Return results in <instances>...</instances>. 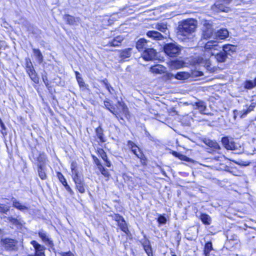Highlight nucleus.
Here are the masks:
<instances>
[{"label":"nucleus","mask_w":256,"mask_h":256,"mask_svg":"<svg viewBox=\"0 0 256 256\" xmlns=\"http://www.w3.org/2000/svg\"><path fill=\"white\" fill-rule=\"evenodd\" d=\"M166 70V68L160 64H157L150 68V71L152 73L156 74H161L164 73Z\"/></svg>","instance_id":"20"},{"label":"nucleus","mask_w":256,"mask_h":256,"mask_svg":"<svg viewBox=\"0 0 256 256\" xmlns=\"http://www.w3.org/2000/svg\"><path fill=\"white\" fill-rule=\"evenodd\" d=\"M75 74H76V80L78 79V78H81L80 76V74L78 72H75Z\"/></svg>","instance_id":"61"},{"label":"nucleus","mask_w":256,"mask_h":256,"mask_svg":"<svg viewBox=\"0 0 256 256\" xmlns=\"http://www.w3.org/2000/svg\"><path fill=\"white\" fill-rule=\"evenodd\" d=\"M114 220L118 222V225L120 230L126 234H127L128 230L124 218L120 214H116L114 216Z\"/></svg>","instance_id":"8"},{"label":"nucleus","mask_w":256,"mask_h":256,"mask_svg":"<svg viewBox=\"0 0 256 256\" xmlns=\"http://www.w3.org/2000/svg\"><path fill=\"white\" fill-rule=\"evenodd\" d=\"M212 250V243L210 242H206L204 246V254L205 256H210V252Z\"/></svg>","instance_id":"36"},{"label":"nucleus","mask_w":256,"mask_h":256,"mask_svg":"<svg viewBox=\"0 0 256 256\" xmlns=\"http://www.w3.org/2000/svg\"><path fill=\"white\" fill-rule=\"evenodd\" d=\"M104 105L108 110L113 114L115 116L116 118H118V114L116 112L112 110H114V108L111 105L108 101L105 100L104 102Z\"/></svg>","instance_id":"34"},{"label":"nucleus","mask_w":256,"mask_h":256,"mask_svg":"<svg viewBox=\"0 0 256 256\" xmlns=\"http://www.w3.org/2000/svg\"><path fill=\"white\" fill-rule=\"evenodd\" d=\"M31 244L33 246L35 250L34 255H30L28 256H45L44 250L45 248L43 246L39 244L35 240H32Z\"/></svg>","instance_id":"9"},{"label":"nucleus","mask_w":256,"mask_h":256,"mask_svg":"<svg viewBox=\"0 0 256 256\" xmlns=\"http://www.w3.org/2000/svg\"><path fill=\"white\" fill-rule=\"evenodd\" d=\"M156 28L164 33H165L168 29L166 24L164 23L157 24L156 26Z\"/></svg>","instance_id":"40"},{"label":"nucleus","mask_w":256,"mask_h":256,"mask_svg":"<svg viewBox=\"0 0 256 256\" xmlns=\"http://www.w3.org/2000/svg\"><path fill=\"white\" fill-rule=\"evenodd\" d=\"M119 104L122 107V113L124 114V116L128 118L129 116V112L128 107L124 104H121L120 102H119Z\"/></svg>","instance_id":"44"},{"label":"nucleus","mask_w":256,"mask_h":256,"mask_svg":"<svg viewBox=\"0 0 256 256\" xmlns=\"http://www.w3.org/2000/svg\"><path fill=\"white\" fill-rule=\"evenodd\" d=\"M96 133L97 137L100 140L101 142H105V140L103 136H104L103 130L102 128L100 126L98 128H96Z\"/></svg>","instance_id":"35"},{"label":"nucleus","mask_w":256,"mask_h":256,"mask_svg":"<svg viewBox=\"0 0 256 256\" xmlns=\"http://www.w3.org/2000/svg\"><path fill=\"white\" fill-rule=\"evenodd\" d=\"M38 171L40 178L42 180H45L47 178V176L46 173V166L38 167Z\"/></svg>","instance_id":"32"},{"label":"nucleus","mask_w":256,"mask_h":256,"mask_svg":"<svg viewBox=\"0 0 256 256\" xmlns=\"http://www.w3.org/2000/svg\"><path fill=\"white\" fill-rule=\"evenodd\" d=\"M2 244L4 246L5 248L8 250H14L16 248L17 241L10 239L5 238L2 240Z\"/></svg>","instance_id":"13"},{"label":"nucleus","mask_w":256,"mask_h":256,"mask_svg":"<svg viewBox=\"0 0 256 256\" xmlns=\"http://www.w3.org/2000/svg\"><path fill=\"white\" fill-rule=\"evenodd\" d=\"M8 210L9 208L8 206L4 204H0V212L6 213L8 211Z\"/></svg>","instance_id":"48"},{"label":"nucleus","mask_w":256,"mask_h":256,"mask_svg":"<svg viewBox=\"0 0 256 256\" xmlns=\"http://www.w3.org/2000/svg\"><path fill=\"white\" fill-rule=\"evenodd\" d=\"M76 80L80 87H84L85 86V83L82 77L79 78H78V79Z\"/></svg>","instance_id":"51"},{"label":"nucleus","mask_w":256,"mask_h":256,"mask_svg":"<svg viewBox=\"0 0 256 256\" xmlns=\"http://www.w3.org/2000/svg\"><path fill=\"white\" fill-rule=\"evenodd\" d=\"M75 74H76V80L78 79V78H81L80 76V74L78 72H75Z\"/></svg>","instance_id":"62"},{"label":"nucleus","mask_w":256,"mask_h":256,"mask_svg":"<svg viewBox=\"0 0 256 256\" xmlns=\"http://www.w3.org/2000/svg\"><path fill=\"white\" fill-rule=\"evenodd\" d=\"M29 69H32V70L34 69L32 64L30 60H29V61L27 60L26 63V72H28Z\"/></svg>","instance_id":"50"},{"label":"nucleus","mask_w":256,"mask_h":256,"mask_svg":"<svg viewBox=\"0 0 256 256\" xmlns=\"http://www.w3.org/2000/svg\"><path fill=\"white\" fill-rule=\"evenodd\" d=\"M176 240L177 241V242L178 243V245L180 242L181 240L180 234V232L177 231V232H176Z\"/></svg>","instance_id":"52"},{"label":"nucleus","mask_w":256,"mask_h":256,"mask_svg":"<svg viewBox=\"0 0 256 256\" xmlns=\"http://www.w3.org/2000/svg\"><path fill=\"white\" fill-rule=\"evenodd\" d=\"M216 37L218 39L224 40L229 36V32L226 28H221L215 33Z\"/></svg>","instance_id":"17"},{"label":"nucleus","mask_w":256,"mask_h":256,"mask_svg":"<svg viewBox=\"0 0 256 256\" xmlns=\"http://www.w3.org/2000/svg\"><path fill=\"white\" fill-rule=\"evenodd\" d=\"M128 146L138 158H140L141 160L144 159V154L142 152L140 148L133 142L128 140Z\"/></svg>","instance_id":"7"},{"label":"nucleus","mask_w":256,"mask_h":256,"mask_svg":"<svg viewBox=\"0 0 256 256\" xmlns=\"http://www.w3.org/2000/svg\"><path fill=\"white\" fill-rule=\"evenodd\" d=\"M202 30V38L203 39L207 40L210 38L214 34V28L207 21L204 22Z\"/></svg>","instance_id":"5"},{"label":"nucleus","mask_w":256,"mask_h":256,"mask_svg":"<svg viewBox=\"0 0 256 256\" xmlns=\"http://www.w3.org/2000/svg\"><path fill=\"white\" fill-rule=\"evenodd\" d=\"M175 78L178 80H184L186 78V74L184 72H178L175 76Z\"/></svg>","instance_id":"46"},{"label":"nucleus","mask_w":256,"mask_h":256,"mask_svg":"<svg viewBox=\"0 0 256 256\" xmlns=\"http://www.w3.org/2000/svg\"><path fill=\"white\" fill-rule=\"evenodd\" d=\"M72 176L73 180L81 178L79 174V172L76 169L72 170Z\"/></svg>","instance_id":"45"},{"label":"nucleus","mask_w":256,"mask_h":256,"mask_svg":"<svg viewBox=\"0 0 256 256\" xmlns=\"http://www.w3.org/2000/svg\"><path fill=\"white\" fill-rule=\"evenodd\" d=\"M197 26V22L194 19H188L182 22L178 25V36L180 39L186 40L192 39Z\"/></svg>","instance_id":"1"},{"label":"nucleus","mask_w":256,"mask_h":256,"mask_svg":"<svg viewBox=\"0 0 256 256\" xmlns=\"http://www.w3.org/2000/svg\"><path fill=\"white\" fill-rule=\"evenodd\" d=\"M8 220L12 224L16 226H22V220L21 218L18 216L17 218H14L12 216H9L8 218Z\"/></svg>","instance_id":"31"},{"label":"nucleus","mask_w":256,"mask_h":256,"mask_svg":"<svg viewBox=\"0 0 256 256\" xmlns=\"http://www.w3.org/2000/svg\"><path fill=\"white\" fill-rule=\"evenodd\" d=\"M165 54L171 58L177 57L181 52V48L176 43H168L163 47Z\"/></svg>","instance_id":"3"},{"label":"nucleus","mask_w":256,"mask_h":256,"mask_svg":"<svg viewBox=\"0 0 256 256\" xmlns=\"http://www.w3.org/2000/svg\"><path fill=\"white\" fill-rule=\"evenodd\" d=\"M104 161L106 162V164L107 166L110 167V162H109L108 159Z\"/></svg>","instance_id":"63"},{"label":"nucleus","mask_w":256,"mask_h":256,"mask_svg":"<svg viewBox=\"0 0 256 256\" xmlns=\"http://www.w3.org/2000/svg\"><path fill=\"white\" fill-rule=\"evenodd\" d=\"M197 63L199 64H204V66L206 67L208 70H211L210 62L209 60H204L202 58H198L196 60Z\"/></svg>","instance_id":"27"},{"label":"nucleus","mask_w":256,"mask_h":256,"mask_svg":"<svg viewBox=\"0 0 256 256\" xmlns=\"http://www.w3.org/2000/svg\"><path fill=\"white\" fill-rule=\"evenodd\" d=\"M158 53L153 48H148L142 52V56L144 60H153L158 58Z\"/></svg>","instance_id":"6"},{"label":"nucleus","mask_w":256,"mask_h":256,"mask_svg":"<svg viewBox=\"0 0 256 256\" xmlns=\"http://www.w3.org/2000/svg\"><path fill=\"white\" fill-rule=\"evenodd\" d=\"M146 35L148 37L155 40H160L164 38V36L159 32L155 30H150L147 32Z\"/></svg>","instance_id":"19"},{"label":"nucleus","mask_w":256,"mask_h":256,"mask_svg":"<svg viewBox=\"0 0 256 256\" xmlns=\"http://www.w3.org/2000/svg\"><path fill=\"white\" fill-rule=\"evenodd\" d=\"M118 118H117L122 124H124L125 123V121L122 117H120V116L118 114Z\"/></svg>","instance_id":"58"},{"label":"nucleus","mask_w":256,"mask_h":256,"mask_svg":"<svg viewBox=\"0 0 256 256\" xmlns=\"http://www.w3.org/2000/svg\"><path fill=\"white\" fill-rule=\"evenodd\" d=\"M140 242L148 256H153L150 242L146 236H144V239L142 240Z\"/></svg>","instance_id":"11"},{"label":"nucleus","mask_w":256,"mask_h":256,"mask_svg":"<svg viewBox=\"0 0 256 256\" xmlns=\"http://www.w3.org/2000/svg\"><path fill=\"white\" fill-rule=\"evenodd\" d=\"M102 82L106 87V88L108 90V92L110 94H113V92L114 91V90L113 88L111 86V85L108 83V80L106 79H104L101 81Z\"/></svg>","instance_id":"41"},{"label":"nucleus","mask_w":256,"mask_h":256,"mask_svg":"<svg viewBox=\"0 0 256 256\" xmlns=\"http://www.w3.org/2000/svg\"><path fill=\"white\" fill-rule=\"evenodd\" d=\"M94 160L96 164L98 166V168H99L100 164H101L99 160L97 158H96V157H94Z\"/></svg>","instance_id":"59"},{"label":"nucleus","mask_w":256,"mask_h":256,"mask_svg":"<svg viewBox=\"0 0 256 256\" xmlns=\"http://www.w3.org/2000/svg\"><path fill=\"white\" fill-rule=\"evenodd\" d=\"M232 0H216L214 5L212 6V10L216 12H228L230 10L228 6Z\"/></svg>","instance_id":"4"},{"label":"nucleus","mask_w":256,"mask_h":256,"mask_svg":"<svg viewBox=\"0 0 256 256\" xmlns=\"http://www.w3.org/2000/svg\"><path fill=\"white\" fill-rule=\"evenodd\" d=\"M42 80H43L45 84L46 85V86H48V80L47 77L46 76H43Z\"/></svg>","instance_id":"56"},{"label":"nucleus","mask_w":256,"mask_h":256,"mask_svg":"<svg viewBox=\"0 0 256 256\" xmlns=\"http://www.w3.org/2000/svg\"><path fill=\"white\" fill-rule=\"evenodd\" d=\"M38 154L36 159L38 162V167L46 166V156L44 152H36Z\"/></svg>","instance_id":"15"},{"label":"nucleus","mask_w":256,"mask_h":256,"mask_svg":"<svg viewBox=\"0 0 256 256\" xmlns=\"http://www.w3.org/2000/svg\"><path fill=\"white\" fill-rule=\"evenodd\" d=\"M62 256H74V254L70 252H62Z\"/></svg>","instance_id":"55"},{"label":"nucleus","mask_w":256,"mask_h":256,"mask_svg":"<svg viewBox=\"0 0 256 256\" xmlns=\"http://www.w3.org/2000/svg\"><path fill=\"white\" fill-rule=\"evenodd\" d=\"M222 142L224 147L227 150H234L236 148L237 146L234 142L232 140H230L228 136L222 138Z\"/></svg>","instance_id":"10"},{"label":"nucleus","mask_w":256,"mask_h":256,"mask_svg":"<svg viewBox=\"0 0 256 256\" xmlns=\"http://www.w3.org/2000/svg\"><path fill=\"white\" fill-rule=\"evenodd\" d=\"M204 142L210 148H212L214 150L220 148L219 144L216 141L205 138L204 140Z\"/></svg>","instance_id":"24"},{"label":"nucleus","mask_w":256,"mask_h":256,"mask_svg":"<svg viewBox=\"0 0 256 256\" xmlns=\"http://www.w3.org/2000/svg\"><path fill=\"white\" fill-rule=\"evenodd\" d=\"M98 152L104 160H106L108 159L106 153L102 149L99 150Z\"/></svg>","instance_id":"47"},{"label":"nucleus","mask_w":256,"mask_h":256,"mask_svg":"<svg viewBox=\"0 0 256 256\" xmlns=\"http://www.w3.org/2000/svg\"><path fill=\"white\" fill-rule=\"evenodd\" d=\"M0 126H1L2 128V130H6V128L2 122H0Z\"/></svg>","instance_id":"60"},{"label":"nucleus","mask_w":256,"mask_h":256,"mask_svg":"<svg viewBox=\"0 0 256 256\" xmlns=\"http://www.w3.org/2000/svg\"><path fill=\"white\" fill-rule=\"evenodd\" d=\"M147 40L144 38H140L136 43V48L138 51H142L148 48Z\"/></svg>","instance_id":"21"},{"label":"nucleus","mask_w":256,"mask_h":256,"mask_svg":"<svg viewBox=\"0 0 256 256\" xmlns=\"http://www.w3.org/2000/svg\"><path fill=\"white\" fill-rule=\"evenodd\" d=\"M254 108L252 107V106H250L247 109H244L242 111L240 112V118H244L248 113L250 112L252 110H254Z\"/></svg>","instance_id":"38"},{"label":"nucleus","mask_w":256,"mask_h":256,"mask_svg":"<svg viewBox=\"0 0 256 256\" xmlns=\"http://www.w3.org/2000/svg\"><path fill=\"white\" fill-rule=\"evenodd\" d=\"M38 236L42 240L43 242L46 244L48 245L50 248H52L54 247V244L51 239L49 238V236L46 232L44 230H40L38 232Z\"/></svg>","instance_id":"12"},{"label":"nucleus","mask_w":256,"mask_h":256,"mask_svg":"<svg viewBox=\"0 0 256 256\" xmlns=\"http://www.w3.org/2000/svg\"><path fill=\"white\" fill-rule=\"evenodd\" d=\"M196 108L198 109L201 114H206L205 110L206 109V106L204 102L202 100H198L195 103Z\"/></svg>","instance_id":"22"},{"label":"nucleus","mask_w":256,"mask_h":256,"mask_svg":"<svg viewBox=\"0 0 256 256\" xmlns=\"http://www.w3.org/2000/svg\"><path fill=\"white\" fill-rule=\"evenodd\" d=\"M30 46L32 50V52L36 58L37 60L39 62L40 64L42 63L44 60L43 56L40 52V50L38 48H34L32 44H30Z\"/></svg>","instance_id":"25"},{"label":"nucleus","mask_w":256,"mask_h":256,"mask_svg":"<svg viewBox=\"0 0 256 256\" xmlns=\"http://www.w3.org/2000/svg\"><path fill=\"white\" fill-rule=\"evenodd\" d=\"M256 86V78L254 80H246L244 83V88L250 90Z\"/></svg>","instance_id":"33"},{"label":"nucleus","mask_w":256,"mask_h":256,"mask_svg":"<svg viewBox=\"0 0 256 256\" xmlns=\"http://www.w3.org/2000/svg\"><path fill=\"white\" fill-rule=\"evenodd\" d=\"M27 73L28 74V76H30V79L35 83H38V76L36 71L34 69H29L28 71L27 72Z\"/></svg>","instance_id":"28"},{"label":"nucleus","mask_w":256,"mask_h":256,"mask_svg":"<svg viewBox=\"0 0 256 256\" xmlns=\"http://www.w3.org/2000/svg\"><path fill=\"white\" fill-rule=\"evenodd\" d=\"M234 162L239 166H246L250 165V162L248 161H244L242 160H238L234 161Z\"/></svg>","instance_id":"43"},{"label":"nucleus","mask_w":256,"mask_h":256,"mask_svg":"<svg viewBox=\"0 0 256 256\" xmlns=\"http://www.w3.org/2000/svg\"><path fill=\"white\" fill-rule=\"evenodd\" d=\"M64 20L66 22L67 24L70 25H73L80 20L78 18H75L69 14L64 15Z\"/></svg>","instance_id":"23"},{"label":"nucleus","mask_w":256,"mask_h":256,"mask_svg":"<svg viewBox=\"0 0 256 256\" xmlns=\"http://www.w3.org/2000/svg\"><path fill=\"white\" fill-rule=\"evenodd\" d=\"M64 188L71 195H73L74 194V192L68 185L65 186Z\"/></svg>","instance_id":"54"},{"label":"nucleus","mask_w":256,"mask_h":256,"mask_svg":"<svg viewBox=\"0 0 256 256\" xmlns=\"http://www.w3.org/2000/svg\"><path fill=\"white\" fill-rule=\"evenodd\" d=\"M74 182L76 190L80 193L83 194L85 192L86 184L82 178H76L74 180Z\"/></svg>","instance_id":"14"},{"label":"nucleus","mask_w":256,"mask_h":256,"mask_svg":"<svg viewBox=\"0 0 256 256\" xmlns=\"http://www.w3.org/2000/svg\"><path fill=\"white\" fill-rule=\"evenodd\" d=\"M184 62L178 60H172L170 62V66L172 68L178 69L183 66Z\"/></svg>","instance_id":"30"},{"label":"nucleus","mask_w":256,"mask_h":256,"mask_svg":"<svg viewBox=\"0 0 256 256\" xmlns=\"http://www.w3.org/2000/svg\"><path fill=\"white\" fill-rule=\"evenodd\" d=\"M158 221L160 224H165L166 222V219L164 216L160 215L158 218Z\"/></svg>","instance_id":"49"},{"label":"nucleus","mask_w":256,"mask_h":256,"mask_svg":"<svg viewBox=\"0 0 256 256\" xmlns=\"http://www.w3.org/2000/svg\"><path fill=\"white\" fill-rule=\"evenodd\" d=\"M200 220L206 225H210L212 222L211 218L207 214H202L200 217Z\"/></svg>","instance_id":"29"},{"label":"nucleus","mask_w":256,"mask_h":256,"mask_svg":"<svg viewBox=\"0 0 256 256\" xmlns=\"http://www.w3.org/2000/svg\"><path fill=\"white\" fill-rule=\"evenodd\" d=\"M220 48L218 42L213 40L208 42L204 46L206 50L212 56H214L215 58L218 62H224L228 58L226 54L223 50L218 53L214 52L216 50H218Z\"/></svg>","instance_id":"2"},{"label":"nucleus","mask_w":256,"mask_h":256,"mask_svg":"<svg viewBox=\"0 0 256 256\" xmlns=\"http://www.w3.org/2000/svg\"><path fill=\"white\" fill-rule=\"evenodd\" d=\"M172 154L174 156H175L176 157L178 158H180L181 160H184V161H186V162H189L190 161V158H188L186 156L180 153H179V152H172Z\"/></svg>","instance_id":"39"},{"label":"nucleus","mask_w":256,"mask_h":256,"mask_svg":"<svg viewBox=\"0 0 256 256\" xmlns=\"http://www.w3.org/2000/svg\"><path fill=\"white\" fill-rule=\"evenodd\" d=\"M12 206L16 208L21 211L28 210V207L26 205L22 204L19 201L16 200L14 198H12Z\"/></svg>","instance_id":"18"},{"label":"nucleus","mask_w":256,"mask_h":256,"mask_svg":"<svg viewBox=\"0 0 256 256\" xmlns=\"http://www.w3.org/2000/svg\"><path fill=\"white\" fill-rule=\"evenodd\" d=\"M98 169L103 176L106 178H109L110 174L108 171L104 168L102 164H100Z\"/></svg>","instance_id":"42"},{"label":"nucleus","mask_w":256,"mask_h":256,"mask_svg":"<svg viewBox=\"0 0 256 256\" xmlns=\"http://www.w3.org/2000/svg\"><path fill=\"white\" fill-rule=\"evenodd\" d=\"M76 164L75 162H72L71 164V170H76Z\"/></svg>","instance_id":"57"},{"label":"nucleus","mask_w":256,"mask_h":256,"mask_svg":"<svg viewBox=\"0 0 256 256\" xmlns=\"http://www.w3.org/2000/svg\"><path fill=\"white\" fill-rule=\"evenodd\" d=\"M57 176L60 182H62L66 179L62 174L60 172H57Z\"/></svg>","instance_id":"53"},{"label":"nucleus","mask_w":256,"mask_h":256,"mask_svg":"<svg viewBox=\"0 0 256 256\" xmlns=\"http://www.w3.org/2000/svg\"><path fill=\"white\" fill-rule=\"evenodd\" d=\"M123 38L120 36L115 38L112 42H109V44L112 46H117L121 43Z\"/></svg>","instance_id":"37"},{"label":"nucleus","mask_w":256,"mask_h":256,"mask_svg":"<svg viewBox=\"0 0 256 256\" xmlns=\"http://www.w3.org/2000/svg\"><path fill=\"white\" fill-rule=\"evenodd\" d=\"M222 48V50L228 56H232L236 52V46L230 44L224 45Z\"/></svg>","instance_id":"16"},{"label":"nucleus","mask_w":256,"mask_h":256,"mask_svg":"<svg viewBox=\"0 0 256 256\" xmlns=\"http://www.w3.org/2000/svg\"><path fill=\"white\" fill-rule=\"evenodd\" d=\"M132 48H126L122 51H120V57L121 58V60H124L126 58H128L131 56Z\"/></svg>","instance_id":"26"},{"label":"nucleus","mask_w":256,"mask_h":256,"mask_svg":"<svg viewBox=\"0 0 256 256\" xmlns=\"http://www.w3.org/2000/svg\"><path fill=\"white\" fill-rule=\"evenodd\" d=\"M233 112H234V119H236V114L238 113V111L236 110H234Z\"/></svg>","instance_id":"64"}]
</instances>
